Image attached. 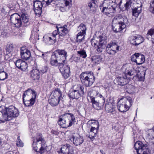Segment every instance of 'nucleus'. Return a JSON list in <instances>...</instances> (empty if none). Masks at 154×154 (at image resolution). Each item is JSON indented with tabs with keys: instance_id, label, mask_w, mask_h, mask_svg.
<instances>
[{
	"instance_id": "obj_44",
	"label": "nucleus",
	"mask_w": 154,
	"mask_h": 154,
	"mask_svg": "<svg viewBox=\"0 0 154 154\" xmlns=\"http://www.w3.org/2000/svg\"><path fill=\"white\" fill-rule=\"evenodd\" d=\"M0 71V80L3 81L7 79L8 77L7 73L4 71H2V69Z\"/></svg>"
},
{
	"instance_id": "obj_35",
	"label": "nucleus",
	"mask_w": 154,
	"mask_h": 154,
	"mask_svg": "<svg viewBox=\"0 0 154 154\" xmlns=\"http://www.w3.org/2000/svg\"><path fill=\"white\" fill-rule=\"evenodd\" d=\"M138 54L137 55L136 63L138 65L141 64L145 61V56L141 54Z\"/></svg>"
},
{
	"instance_id": "obj_6",
	"label": "nucleus",
	"mask_w": 154,
	"mask_h": 154,
	"mask_svg": "<svg viewBox=\"0 0 154 154\" xmlns=\"http://www.w3.org/2000/svg\"><path fill=\"white\" fill-rule=\"evenodd\" d=\"M132 98L130 97L122 98L117 103V108L121 112H125L128 111L132 104Z\"/></svg>"
},
{
	"instance_id": "obj_15",
	"label": "nucleus",
	"mask_w": 154,
	"mask_h": 154,
	"mask_svg": "<svg viewBox=\"0 0 154 154\" xmlns=\"http://www.w3.org/2000/svg\"><path fill=\"white\" fill-rule=\"evenodd\" d=\"M70 140L71 141H72L73 144L76 146L80 145L84 141L83 136L77 133L73 134L72 137L70 138Z\"/></svg>"
},
{
	"instance_id": "obj_36",
	"label": "nucleus",
	"mask_w": 154,
	"mask_h": 154,
	"mask_svg": "<svg viewBox=\"0 0 154 154\" xmlns=\"http://www.w3.org/2000/svg\"><path fill=\"white\" fill-rule=\"evenodd\" d=\"M43 39L45 42L49 45L53 44L56 42L53 38L47 36L43 37Z\"/></svg>"
},
{
	"instance_id": "obj_43",
	"label": "nucleus",
	"mask_w": 154,
	"mask_h": 154,
	"mask_svg": "<svg viewBox=\"0 0 154 154\" xmlns=\"http://www.w3.org/2000/svg\"><path fill=\"white\" fill-rule=\"evenodd\" d=\"M77 54L79 57H82L83 58H85L87 57V55L85 51L82 49L77 51Z\"/></svg>"
},
{
	"instance_id": "obj_1",
	"label": "nucleus",
	"mask_w": 154,
	"mask_h": 154,
	"mask_svg": "<svg viewBox=\"0 0 154 154\" xmlns=\"http://www.w3.org/2000/svg\"><path fill=\"white\" fill-rule=\"evenodd\" d=\"M119 5L116 0H104L101 4L100 9L102 12L107 16L112 17L116 12V9Z\"/></svg>"
},
{
	"instance_id": "obj_18",
	"label": "nucleus",
	"mask_w": 154,
	"mask_h": 154,
	"mask_svg": "<svg viewBox=\"0 0 154 154\" xmlns=\"http://www.w3.org/2000/svg\"><path fill=\"white\" fill-rule=\"evenodd\" d=\"M60 152L63 154H73V147L68 144H66L62 146L60 149Z\"/></svg>"
},
{
	"instance_id": "obj_11",
	"label": "nucleus",
	"mask_w": 154,
	"mask_h": 154,
	"mask_svg": "<svg viewBox=\"0 0 154 154\" xmlns=\"http://www.w3.org/2000/svg\"><path fill=\"white\" fill-rule=\"evenodd\" d=\"M4 108L8 119H11V118H15L19 115V112L18 109L13 105Z\"/></svg>"
},
{
	"instance_id": "obj_13",
	"label": "nucleus",
	"mask_w": 154,
	"mask_h": 154,
	"mask_svg": "<svg viewBox=\"0 0 154 154\" xmlns=\"http://www.w3.org/2000/svg\"><path fill=\"white\" fill-rule=\"evenodd\" d=\"M10 20L11 23L15 26L18 28L22 25L21 16L17 13H14L11 15Z\"/></svg>"
},
{
	"instance_id": "obj_39",
	"label": "nucleus",
	"mask_w": 154,
	"mask_h": 154,
	"mask_svg": "<svg viewBox=\"0 0 154 154\" xmlns=\"http://www.w3.org/2000/svg\"><path fill=\"white\" fill-rule=\"evenodd\" d=\"M85 34H83L81 33V31H80L77 35L75 41L77 43H80L82 42L85 38Z\"/></svg>"
},
{
	"instance_id": "obj_46",
	"label": "nucleus",
	"mask_w": 154,
	"mask_h": 154,
	"mask_svg": "<svg viewBox=\"0 0 154 154\" xmlns=\"http://www.w3.org/2000/svg\"><path fill=\"white\" fill-rule=\"evenodd\" d=\"M126 3L125 4V8L124 9H123V8H122L120 7V6H119L120 9L122 11H124V10H127L128 11L129 10V9L130 8V7L131 6V4L132 2H131V1H126Z\"/></svg>"
},
{
	"instance_id": "obj_7",
	"label": "nucleus",
	"mask_w": 154,
	"mask_h": 154,
	"mask_svg": "<svg viewBox=\"0 0 154 154\" xmlns=\"http://www.w3.org/2000/svg\"><path fill=\"white\" fill-rule=\"evenodd\" d=\"M28 1L26 0L24 2L20 12L22 24L25 26L29 25V5Z\"/></svg>"
},
{
	"instance_id": "obj_60",
	"label": "nucleus",
	"mask_w": 154,
	"mask_h": 154,
	"mask_svg": "<svg viewBox=\"0 0 154 154\" xmlns=\"http://www.w3.org/2000/svg\"><path fill=\"white\" fill-rule=\"evenodd\" d=\"M113 46L114 48H115V50L116 49L117 51H119L120 47L119 46H118L116 44L115 42H113Z\"/></svg>"
},
{
	"instance_id": "obj_47",
	"label": "nucleus",
	"mask_w": 154,
	"mask_h": 154,
	"mask_svg": "<svg viewBox=\"0 0 154 154\" xmlns=\"http://www.w3.org/2000/svg\"><path fill=\"white\" fill-rule=\"evenodd\" d=\"M154 34V29H151L146 34V38L149 40L150 38H152V35Z\"/></svg>"
},
{
	"instance_id": "obj_57",
	"label": "nucleus",
	"mask_w": 154,
	"mask_h": 154,
	"mask_svg": "<svg viewBox=\"0 0 154 154\" xmlns=\"http://www.w3.org/2000/svg\"><path fill=\"white\" fill-rule=\"evenodd\" d=\"M58 34V31L57 30H54L52 32V38H53L55 41L56 40V36Z\"/></svg>"
},
{
	"instance_id": "obj_16",
	"label": "nucleus",
	"mask_w": 154,
	"mask_h": 154,
	"mask_svg": "<svg viewBox=\"0 0 154 154\" xmlns=\"http://www.w3.org/2000/svg\"><path fill=\"white\" fill-rule=\"evenodd\" d=\"M33 8L36 15L40 16L42 13L43 4L38 1H34L33 3Z\"/></svg>"
},
{
	"instance_id": "obj_62",
	"label": "nucleus",
	"mask_w": 154,
	"mask_h": 154,
	"mask_svg": "<svg viewBox=\"0 0 154 154\" xmlns=\"http://www.w3.org/2000/svg\"><path fill=\"white\" fill-rule=\"evenodd\" d=\"M64 0L65 1V5L66 6H68L69 4V1L70 0Z\"/></svg>"
},
{
	"instance_id": "obj_24",
	"label": "nucleus",
	"mask_w": 154,
	"mask_h": 154,
	"mask_svg": "<svg viewBox=\"0 0 154 154\" xmlns=\"http://www.w3.org/2000/svg\"><path fill=\"white\" fill-rule=\"evenodd\" d=\"M95 78L93 72L91 74L88 79L85 80L82 84L86 87H88L91 86L95 81Z\"/></svg>"
},
{
	"instance_id": "obj_59",
	"label": "nucleus",
	"mask_w": 154,
	"mask_h": 154,
	"mask_svg": "<svg viewBox=\"0 0 154 154\" xmlns=\"http://www.w3.org/2000/svg\"><path fill=\"white\" fill-rule=\"evenodd\" d=\"M147 146L150 151V149H152L154 150V143L153 142H150V143L149 144V145H147Z\"/></svg>"
},
{
	"instance_id": "obj_51",
	"label": "nucleus",
	"mask_w": 154,
	"mask_h": 154,
	"mask_svg": "<svg viewBox=\"0 0 154 154\" xmlns=\"http://www.w3.org/2000/svg\"><path fill=\"white\" fill-rule=\"evenodd\" d=\"M22 61L23 60H22L19 59L14 62L17 68L19 69L20 67H21V65Z\"/></svg>"
},
{
	"instance_id": "obj_37",
	"label": "nucleus",
	"mask_w": 154,
	"mask_h": 154,
	"mask_svg": "<svg viewBox=\"0 0 154 154\" xmlns=\"http://www.w3.org/2000/svg\"><path fill=\"white\" fill-rule=\"evenodd\" d=\"M29 89H28L26 91H25L23 94V103L25 106H29V101L27 99L28 98V95L27 94Z\"/></svg>"
},
{
	"instance_id": "obj_58",
	"label": "nucleus",
	"mask_w": 154,
	"mask_h": 154,
	"mask_svg": "<svg viewBox=\"0 0 154 154\" xmlns=\"http://www.w3.org/2000/svg\"><path fill=\"white\" fill-rule=\"evenodd\" d=\"M48 69V68L47 66H45L42 67L40 70L42 73H44L47 72Z\"/></svg>"
},
{
	"instance_id": "obj_61",
	"label": "nucleus",
	"mask_w": 154,
	"mask_h": 154,
	"mask_svg": "<svg viewBox=\"0 0 154 154\" xmlns=\"http://www.w3.org/2000/svg\"><path fill=\"white\" fill-rule=\"evenodd\" d=\"M51 133L53 134H54L56 135H57L59 133L57 131L54 130H51Z\"/></svg>"
},
{
	"instance_id": "obj_64",
	"label": "nucleus",
	"mask_w": 154,
	"mask_h": 154,
	"mask_svg": "<svg viewBox=\"0 0 154 154\" xmlns=\"http://www.w3.org/2000/svg\"><path fill=\"white\" fill-rule=\"evenodd\" d=\"M60 10L62 12H64L65 11V9L64 7H60Z\"/></svg>"
},
{
	"instance_id": "obj_50",
	"label": "nucleus",
	"mask_w": 154,
	"mask_h": 154,
	"mask_svg": "<svg viewBox=\"0 0 154 154\" xmlns=\"http://www.w3.org/2000/svg\"><path fill=\"white\" fill-rule=\"evenodd\" d=\"M16 144L18 147H22L23 146V143L20 139V136L17 137Z\"/></svg>"
},
{
	"instance_id": "obj_12",
	"label": "nucleus",
	"mask_w": 154,
	"mask_h": 154,
	"mask_svg": "<svg viewBox=\"0 0 154 154\" xmlns=\"http://www.w3.org/2000/svg\"><path fill=\"white\" fill-rule=\"evenodd\" d=\"M128 40L131 44L135 46H137L144 41L143 38L141 35L137 34L130 36Z\"/></svg>"
},
{
	"instance_id": "obj_9",
	"label": "nucleus",
	"mask_w": 154,
	"mask_h": 154,
	"mask_svg": "<svg viewBox=\"0 0 154 154\" xmlns=\"http://www.w3.org/2000/svg\"><path fill=\"white\" fill-rule=\"evenodd\" d=\"M62 96L61 91L59 88L55 89L53 93V95L49 99L50 104L53 107L57 106L59 102L60 98Z\"/></svg>"
},
{
	"instance_id": "obj_48",
	"label": "nucleus",
	"mask_w": 154,
	"mask_h": 154,
	"mask_svg": "<svg viewBox=\"0 0 154 154\" xmlns=\"http://www.w3.org/2000/svg\"><path fill=\"white\" fill-rule=\"evenodd\" d=\"M14 50V47L13 45L11 44L7 45L6 46V51L7 52L10 53L13 51Z\"/></svg>"
},
{
	"instance_id": "obj_30",
	"label": "nucleus",
	"mask_w": 154,
	"mask_h": 154,
	"mask_svg": "<svg viewBox=\"0 0 154 154\" xmlns=\"http://www.w3.org/2000/svg\"><path fill=\"white\" fill-rule=\"evenodd\" d=\"M67 26H63L62 27H58V35L59 36L63 37L65 36L68 32V30L67 28Z\"/></svg>"
},
{
	"instance_id": "obj_3",
	"label": "nucleus",
	"mask_w": 154,
	"mask_h": 154,
	"mask_svg": "<svg viewBox=\"0 0 154 154\" xmlns=\"http://www.w3.org/2000/svg\"><path fill=\"white\" fill-rule=\"evenodd\" d=\"M46 142L41 133L37 134L35 139L33 140L32 147L35 151L42 154L46 151Z\"/></svg>"
},
{
	"instance_id": "obj_54",
	"label": "nucleus",
	"mask_w": 154,
	"mask_h": 154,
	"mask_svg": "<svg viewBox=\"0 0 154 154\" xmlns=\"http://www.w3.org/2000/svg\"><path fill=\"white\" fill-rule=\"evenodd\" d=\"M20 54H25L27 53H29V51L25 47H22L20 48Z\"/></svg>"
},
{
	"instance_id": "obj_32",
	"label": "nucleus",
	"mask_w": 154,
	"mask_h": 154,
	"mask_svg": "<svg viewBox=\"0 0 154 154\" xmlns=\"http://www.w3.org/2000/svg\"><path fill=\"white\" fill-rule=\"evenodd\" d=\"M113 42H110L108 44L106 47V51L110 54L114 55L116 53L115 48L113 47Z\"/></svg>"
},
{
	"instance_id": "obj_20",
	"label": "nucleus",
	"mask_w": 154,
	"mask_h": 154,
	"mask_svg": "<svg viewBox=\"0 0 154 154\" xmlns=\"http://www.w3.org/2000/svg\"><path fill=\"white\" fill-rule=\"evenodd\" d=\"M63 117L69 121V126H72L76 122V119L75 116L72 113H66L63 114Z\"/></svg>"
},
{
	"instance_id": "obj_55",
	"label": "nucleus",
	"mask_w": 154,
	"mask_h": 154,
	"mask_svg": "<svg viewBox=\"0 0 154 154\" xmlns=\"http://www.w3.org/2000/svg\"><path fill=\"white\" fill-rule=\"evenodd\" d=\"M138 53H135L133 55L131 56V60L132 61L136 63V60L137 57Z\"/></svg>"
},
{
	"instance_id": "obj_8",
	"label": "nucleus",
	"mask_w": 154,
	"mask_h": 154,
	"mask_svg": "<svg viewBox=\"0 0 154 154\" xmlns=\"http://www.w3.org/2000/svg\"><path fill=\"white\" fill-rule=\"evenodd\" d=\"M84 93V87L80 85H78L76 88L70 89L68 95L69 98L72 99H77L82 96Z\"/></svg>"
},
{
	"instance_id": "obj_56",
	"label": "nucleus",
	"mask_w": 154,
	"mask_h": 154,
	"mask_svg": "<svg viewBox=\"0 0 154 154\" xmlns=\"http://www.w3.org/2000/svg\"><path fill=\"white\" fill-rule=\"evenodd\" d=\"M96 4L95 1L94 0H92L91 2L89 3L88 5L90 8L93 7H94Z\"/></svg>"
},
{
	"instance_id": "obj_52",
	"label": "nucleus",
	"mask_w": 154,
	"mask_h": 154,
	"mask_svg": "<svg viewBox=\"0 0 154 154\" xmlns=\"http://www.w3.org/2000/svg\"><path fill=\"white\" fill-rule=\"evenodd\" d=\"M28 53H27L20 54L21 58L25 60H28L29 58V55L28 54Z\"/></svg>"
},
{
	"instance_id": "obj_40",
	"label": "nucleus",
	"mask_w": 154,
	"mask_h": 154,
	"mask_svg": "<svg viewBox=\"0 0 154 154\" xmlns=\"http://www.w3.org/2000/svg\"><path fill=\"white\" fill-rule=\"evenodd\" d=\"M142 8L139 7L138 8H135L133 9L132 14L135 17H137L139 14L141 12Z\"/></svg>"
},
{
	"instance_id": "obj_26",
	"label": "nucleus",
	"mask_w": 154,
	"mask_h": 154,
	"mask_svg": "<svg viewBox=\"0 0 154 154\" xmlns=\"http://www.w3.org/2000/svg\"><path fill=\"white\" fill-rule=\"evenodd\" d=\"M62 118L60 117L58 121V124L62 128H65L69 127L67 123V120L63 117V115L62 116Z\"/></svg>"
},
{
	"instance_id": "obj_23",
	"label": "nucleus",
	"mask_w": 154,
	"mask_h": 154,
	"mask_svg": "<svg viewBox=\"0 0 154 154\" xmlns=\"http://www.w3.org/2000/svg\"><path fill=\"white\" fill-rule=\"evenodd\" d=\"M56 55H57V57L63 63H66V59L67 57V52L64 50H58L57 52L55 53Z\"/></svg>"
},
{
	"instance_id": "obj_2",
	"label": "nucleus",
	"mask_w": 154,
	"mask_h": 154,
	"mask_svg": "<svg viewBox=\"0 0 154 154\" xmlns=\"http://www.w3.org/2000/svg\"><path fill=\"white\" fill-rule=\"evenodd\" d=\"M112 23L113 30L116 32H118L126 27L128 21L126 16L119 14L113 18Z\"/></svg>"
},
{
	"instance_id": "obj_4",
	"label": "nucleus",
	"mask_w": 154,
	"mask_h": 154,
	"mask_svg": "<svg viewBox=\"0 0 154 154\" xmlns=\"http://www.w3.org/2000/svg\"><path fill=\"white\" fill-rule=\"evenodd\" d=\"M92 93L95 94V96H88L87 97V99H90L92 106L95 109L97 110L101 109L103 108L105 103V98L97 91L94 90Z\"/></svg>"
},
{
	"instance_id": "obj_14",
	"label": "nucleus",
	"mask_w": 154,
	"mask_h": 154,
	"mask_svg": "<svg viewBox=\"0 0 154 154\" xmlns=\"http://www.w3.org/2000/svg\"><path fill=\"white\" fill-rule=\"evenodd\" d=\"M66 63H63V65L59 67L60 72L65 79H68L70 75V67L66 64Z\"/></svg>"
},
{
	"instance_id": "obj_63",
	"label": "nucleus",
	"mask_w": 154,
	"mask_h": 154,
	"mask_svg": "<svg viewBox=\"0 0 154 154\" xmlns=\"http://www.w3.org/2000/svg\"><path fill=\"white\" fill-rule=\"evenodd\" d=\"M35 61L33 60H32L31 59V61L29 62V63L30 64V65L32 66H33V65L35 64Z\"/></svg>"
},
{
	"instance_id": "obj_31",
	"label": "nucleus",
	"mask_w": 154,
	"mask_h": 154,
	"mask_svg": "<svg viewBox=\"0 0 154 154\" xmlns=\"http://www.w3.org/2000/svg\"><path fill=\"white\" fill-rule=\"evenodd\" d=\"M88 124L91 126V128L97 129L98 130L99 128V124L98 121L96 120H91L88 121Z\"/></svg>"
},
{
	"instance_id": "obj_45",
	"label": "nucleus",
	"mask_w": 154,
	"mask_h": 154,
	"mask_svg": "<svg viewBox=\"0 0 154 154\" xmlns=\"http://www.w3.org/2000/svg\"><path fill=\"white\" fill-rule=\"evenodd\" d=\"M126 91L129 93H131L134 89V87L131 85L127 84L125 85Z\"/></svg>"
},
{
	"instance_id": "obj_42",
	"label": "nucleus",
	"mask_w": 154,
	"mask_h": 154,
	"mask_svg": "<svg viewBox=\"0 0 154 154\" xmlns=\"http://www.w3.org/2000/svg\"><path fill=\"white\" fill-rule=\"evenodd\" d=\"M146 137L149 140H152L154 138V131L152 130H149L146 133Z\"/></svg>"
},
{
	"instance_id": "obj_10",
	"label": "nucleus",
	"mask_w": 154,
	"mask_h": 154,
	"mask_svg": "<svg viewBox=\"0 0 154 154\" xmlns=\"http://www.w3.org/2000/svg\"><path fill=\"white\" fill-rule=\"evenodd\" d=\"M134 147L137 154H149L150 153L147 145L141 141H137L134 145Z\"/></svg>"
},
{
	"instance_id": "obj_38",
	"label": "nucleus",
	"mask_w": 154,
	"mask_h": 154,
	"mask_svg": "<svg viewBox=\"0 0 154 154\" xmlns=\"http://www.w3.org/2000/svg\"><path fill=\"white\" fill-rule=\"evenodd\" d=\"M97 129L91 128L90 131L88 132L89 138L91 139H94L97 134Z\"/></svg>"
},
{
	"instance_id": "obj_22",
	"label": "nucleus",
	"mask_w": 154,
	"mask_h": 154,
	"mask_svg": "<svg viewBox=\"0 0 154 154\" xmlns=\"http://www.w3.org/2000/svg\"><path fill=\"white\" fill-rule=\"evenodd\" d=\"M115 109L116 107L112 103H106L105 107L106 111L108 112L111 113L113 116H115L116 114V112Z\"/></svg>"
},
{
	"instance_id": "obj_33",
	"label": "nucleus",
	"mask_w": 154,
	"mask_h": 154,
	"mask_svg": "<svg viewBox=\"0 0 154 154\" xmlns=\"http://www.w3.org/2000/svg\"><path fill=\"white\" fill-rule=\"evenodd\" d=\"M31 91V94L32 95L31 98L29 100V106H32L34 104L35 101V99L37 96L36 92L32 89H30Z\"/></svg>"
},
{
	"instance_id": "obj_53",
	"label": "nucleus",
	"mask_w": 154,
	"mask_h": 154,
	"mask_svg": "<svg viewBox=\"0 0 154 154\" xmlns=\"http://www.w3.org/2000/svg\"><path fill=\"white\" fill-rule=\"evenodd\" d=\"M149 10L150 12H153L154 13V2H153L152 1L150 2Z\"/></svg>"
},
{
	"instance_id": "obj_27",
	"label": "nucleus",
	"mask_w": 154,
	"mask_h": 154,
	"mask_svg": "<svg viewBox=\"0 0 154 154\" xmlns=\"http://www.w3.org/2000/svg\"><path fill=\"white\" fill-rule=\"evenodd\" d=\"M4 108L0 110V121L1 122L4 123L5 121H9L10 119H8Z\"/></svg>"
},
{
	"instance_id": "obj_41",
	"label": "nucleus",
	"mask_w": 154,
	"mask_h": 154,
	"mask_svg": "<svg viewBox=\"0 0 154 154\" xmlns=\"http://www.w3.org/2000/svg\"><path fill=\"white\" fill-rule=\"evenodd\" d=\"M78 30L80 32L81 31V33L83 34H85L86 31V27L85 24L81 23L80 25L78 26Z\"/></svg>"
},
{
	"instance_id": "obj_49",
	"label": "nucleus",
	"mask_w": 154,
	"mask_h": 154,
	"mask_svg": "<svg viewBox=\"0 0 154 154\" xmlns=\"http://www.w3.org/2000/svg\"><path fill=\"white\" fill-rule=\"evenodd\" d=\"M21 67H20L19 69H20L22 70H25L28 67L27 63L26 62L23 60L22 61V63H21Z\"/></svg>"
},
{
	"instance_id": "obj_29",
	"label": "nucleus",
	"mask_w": 154,
	"mask_h": 154,
	"mask_svg": "<svg viewBox=\"0 0 154 154\" xmlns=\"http://www.w3.org/2000/svg\"><path fill=\"white\" fill-rule=\"evenodd\" d=\"M92 72L91 71H86L82 72L79 75V77L82 83L86 80Z\"/></svg>"
},
{
	"instance_id": "obj_5",
	"label": "nucleus",
	"mask_w": 154,
	"mask_h": 154,
	"mask_svg": "<svg viewBox=\"0 0 154 154\" xmlns=\"http://www.w3.org/2000/svg\"><path fill=\"white\" fill-rule=\"evenodd\" d=\"M98 38V41L95 39L92 38L91 40V42L93 46L97 48V50L98 52L101 53L106 47L107 37L105 35L103 34L99 36Z\"/></svg>"
},
{
	"instance_id": "obj_21",
	"label": "nucleus",
	"mask_w": 154,
	"mask_h": 154,
	"mask_svg": "<svg viewBox=\"0 0 154 154\" xmlns=\"http://www.w3.org/2000/svg\"><path fill=\"white\" fill-rule=\"evenodd\" d=\"M136 73V70L134 68L131 67H127L125 70L124 74L125 77L128 79H131L132 78Z\"/></svg>"
},
{
	"instance_id": "obj_17",
	"label": "nucleus",
	"mask_w": 154,
	"mask_h": 154,
	"mask_svg": "<svg viewBox=\"0 0 154 154\" xmlns=\"http://www.w3.org/2000/svg\"><path fill=\"white\" fill-rule=\"evenodd\" d=\"M57 55L54 53L53 54L50 59V64L52 66H58V67L61 66L63 65V63L58 58Z\"/></svg>"
},
{
	"instance_id": "obj_19",
	"label": "nucleus",
	"mask_w": 154,
	"mask_h": 154,
	"mask_svg": "<svg viewBox=\"0 0 154 154\" xmlns=\"http://www.w3.org/2000/svg\"><path fill=\"white\" fill-rule=\"evenodd\" d=\"M130 80L131 79H128L126 77H119L115 79L114 82H116L118 85L124 86L127 84Z\"/></svg>"
},
{
	"instance_id": "obj_34",
	"label": "nucleus",
	"mask_w": 154,
	"mask_h": 154,
	"mask_svg": "<svg viewBox=\"0 0 154 154\" xmlns=\"http://www.w3.org/2000/svg\"><path fill=\"white\" fill-rule=\"evenodd\" d=\"M91 60L95 64H98L102 62L103 58L99 55L93 56L91 58Z\"/></svg>"
},
{
	"instance_id": "obj_28",
	"label": "nucleus",
	"mask_w": 154,
	"mask_h": 154,
	"mask_svg": "<svg viewBox=\"0 0 154 154\" xmlns=\"http://www.w3.org/2000/svg\"><path fill=\"white\" fill-rule=\"evenodd\" d=\"M30 76L33 80H38L40 78V72L37 69H32L30 73Z\"/></svg>"
},
{
	"instance_id": "obj_25",
	"label": "nucleus",
	"mask_w": 154,
	"mask_h": 154,
	"mask_svg": "<svg viewBox=\"0 0 154 154\" xmlns=\"http://www.w3.org/2000/svg\"><path fill=\"white\" fill-rule=\"evenodd\" d=\"M145 72L140 73V72H137L136 70L135 75L133 76L132 78H130L131 80L134 79L138 81H143L145 79Z\"/></svg>"
}]
</instances>
